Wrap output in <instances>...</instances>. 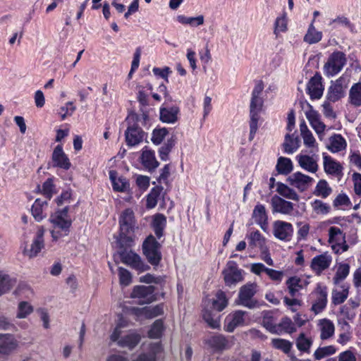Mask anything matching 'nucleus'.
I'll return each mask as SVG.
<instances>
[{"label":"nucleus","mask_w":361,"mask_h":361,"mask_svg":"<svg viewBox=\"0 0 361 361\" xmlns=\"http://www.w3.org/2000/svg\"><path fill=\"white\" fill-rule=\"evenodd\" d=\"M118 222L119 234L116 237V243L119 248L118 253L122 262L140 271L148 270L149 266L146 264L138 255L132 250H128L134 245L135 231L137 228L133 210L130 209H125L121 213Z\"/></svg>","instance_id":"f257e3e1"},{"label":"nucleus","mask_w":361,"mask_h":361,"mask_svg":"<svg viewBox=\"0 0 361 361\" xmlns=\"http://www.w3.org/2000/svg\"><path fill=\"white\" fill-rule=\"evenodd\" d=\"M149 120L146 113L139 115L135 113H130L126 118L128 126L125 131V140L128 147H134L141 143L146 137V133L139 126L138 123L141 122L145 125Z\"/></svg>","instance_id":"f03ea898"},{"label":"nucleus","mask_w":361,"mask_h":361,"mask_svg":"<svg viewBox=\"0 0 361 361\" xmlns=\"http://www.w3.org/2000/svg\"><path fill=\"white\" fill-rule=\"evenodd\" d=\"M68 207L66 206L62 209L56 210L50 216L49 221L53 225V230L51 231V234L55 240L63 236H66L69 233L72 221L68 217Z\"/></svg>","instance_id":"7ed1b4c3"},{"label":"nucleus","mask_w":361,"mask_h":361,"mask_svg":"<svg viewBox=\"0 0 361 361\" xmlns=\"http://www.w3.org/2000/svg\"><path fill=\"white\" fill-rule=\"evenodd\" d=\"M228 305V301L224 292L219 290L216 293V299L212 302V310L204 309L202 310V318L208 326L212 329H219L220 327V316L217 312L222 311Z\"/></svg>","instance_id":"20e7f679"},{"label":"nucleus","mask_w":361,"mask_h":361,"mask_svg":"<svg viewBox=\"0 0 361 361\" xmlns=\"http://www.w3.org/2000/svg\"><path fill=\"white\" fill-rule=\"evenodd\" d=\"M257 292L256 283H247L240 287L236 302L238 305L252 310L259 306V302L254 298Z\"/></svg>","instance_id":"39448f33"},{"label":"nucleus","mask_w":361,"mask_h":361,"mask_svg":"<svg viewBox=\"0 0 361 361\" xmlns=\"http://www.w3.org/2000/svg\"><path fill=\"white\" fill-rule=\"evenodd\" d=\"M160 248L161 244L152 235H149L142 243L143 254L152 266H157L161 260Z\"/></svg>","instance_id":"423d86ee"},{"label":"nucleus","mask_w":361,"mask_h":361,"mask_svg":"<svg viewBox=\"0 0 361 361\" xmlns=\"http://www.w3.org/2000/svg\"><path fill=\"white\" fill-rule=\"evenodd\" d=\"M347 63L345 54L341 51L331 53L324 66V71L326 76L331 77L338 74Z\"/></svg>","instance_id":"0eeeda50"},{"label":"nucleus","mask_w":361,"mask_h":361,"mask_svg":"<svg viewBox=\"0 0 361 361\" xmlns=\"http://www.w3.org/2000/svg\"><path fill=\"white\" fill-rule=\"evenodd\" d=\"M123 326L118 324L114 329L113 333L111 335V339L112 341H118V344L121 347L128 348L129 349L134 348L140 341L141 337L140 334L137 333L128 334L118 340L121 334V328Z\"/></svg>","instance_id":"6e6552de"},{"label":"nucleus","mask_w":361,"mask_h":361,"mask_svg":"<svg viewBox=\"0 0 361 361\" xmlns=\"http://www.w3.org/2000/svg\"><path fill=\"white\" fill-rule=\"evenodd\" d=\"M243 271L238 268V265L234 261H229L227 263V269L224 270L225 283L228 286H235L237 283L243 280Z\"/></svg>","instance_id":"1a4fd4ad"},{"label":"nucleus","mask_w":361,"mask_h":361,"mask_svg":"<svg viewBox=\"0 0 361 361\" xmlns=\"http://www.w3.org/2000/svg\"><path fill=\"white\" fill-rule=\"evenodd\" d=\"M155 288L152 286H136L131 293V298L139 299V303L149 304L155 300Z\"/></svg>","instance_id":"9d476101"},{"label":"nucleus","mask_w":361,"mask_h":361,"mask_svg":"<svg viewBox=\"0 0 361 361\" xmlns=\"http://www.w3.org/2000/svg\"><path fill=\"white\" fill-rule=\"evenodd\" d=\"M18 347V341L11 334L0 333V358L10 355Z\"/></svg>","instance_id":"9b49d317"},{"label":"nucleus","mask_w":361,"mask_h":361,"mask_svg":"<svg viewBox=\"0 0 361 361\" xmlns=\"http://www.w3.org/2000/svg\"><path fill=\"white\" fill-rule=\"evenodd\" d=\"M273 233L275 238L281 240L290 241L293 233V225L290 223L277 220L273 224Z\"/></svg>","instance_id":"f8f14e48"},{"label":"nucleus","mask_w":361,"mask_h":361,"mask_svg":"<svg viewBox=\"0 0 361 361\" xmlns=\"http://www.w3.org/2000/svg\"><path fill=\"white\" fill-rule=\"evenodd\" d=\"M313 178L301 172H295L287 178V182L300 192L305 191L312 184Z\"/></svg>","instance_id":"ddd939ff"},{"label":"nucleus","mask_w":361,"mask_h":361,"mask_svg":"<svg viewBox=\"0 0 361 361\" xmlns=\"http://www.w3.org/2000/svg\"><path fill=\"white\" fill-rule=\"evenodd\" d=\"M322 76L316 73L307 85V93L312 99H318L322 97L324 92V87L322 82Z\"/></svg>","instance_id":"4468645a"},{"label":"nucleus","mask_w":361,"mask_h":361,"mask_svg":"<svg viewBox=\"0 0 361 361\" xmlns=\"http://www.w3.org/2000/svg\"><path fill=\"white\" fill-rule=\"evenodd\" d=\"M323 159L324 170L326 174L334 176L343 175V167L340 162L326 154H323Z\"/></svg>","instance_id":"2eb2a0df"},{"label":"nucleus","mask_w":361,"mask_h":361,"mask_svg":"<svg viewBox=\"0 0 361 361\" xmlns=\"http://www.w3.org/2000/svg\"><path fill=\"white\" fill-rule=\"evenodd\" d=\"M206 343L212 348L214 352H223L231 347L229 340L222 334H216L211 336L206 341Z\"/></svg>","instance_id":"dca6fc26"},{"label":"nucleus","mask_w":361,"mask_h":361,"mask_svg":"<svg viewBox=\"0 0 361 361\" xmlns=\"http://www.w3.org/2000/svg\"><path fill=\"white\" fill-rule=\"evenodd\" d=\"M271 206L274 213L289 215L293 211V204L291 202L286 201L277 195H274L271 198Z\"/></svg>","instance_id":"f3484780"},{"label":"nucleus","mask_w":361,"mask_h":361,"mask_svg":"<svg viewBox=\"0 0 361 361\" xmlns=\"http://www.w3.org/2000/svg\"><path fill=\"white\" fill-rule=\"evenodd\" d=\"M52 161L54 163V166L68 170L71 167V162L69 159L64 153L61 145H57L52 153Z\"/></svg>","instance_id":"a211bd4d"},{"label":"nucleus","mask_w":361,"mask_h":361,"mask_svg":"<svg viewBox=\"0 0 361 361\" xmlns=\"http://www.w3.org/2000/svg\"><path fill=\"white\" fill-rule=\"evenodd\" d=\"M245 314V312L243 310H237L233 314L227 316L225 319L224 330L233 332L238 326L243 324Z\"/></svg>","instance_id":"6ab92c4d"},{"label":"nucleus","mask_w":361,"mask_h":361,"mask_svg":"<svg viewBox=\"0 0 361 361\" xmlns=\"http://www.w3.org/2000/svg\"><path fill=\"white\" fill-rule=\"evenodd\" d=\"M318 294L315 302L312 304L311 310L317 314L322 312L326 307L327 304V290L326 287L318 285L316 289Z\"/></svg>","instance_id":"aec40b11"},{"label":"nucleus","mask_w":361,"mask_h":361,"mask_svg":"<svg viewBox=\"0 0 361 361\" xmlns=\"http://www.w3.org/2000/svg\"><path fill=\"white\" fill-rule=\"evenodd\" d=\"M248 240V246L251 249L259 247L261 250L262 253L267 252V247H266V238L260 233L257 230L250 232L247 235Z\"/></svg>","instance_id":"412c9836"},{"label":"nucleus","mask_w":361,"mask_h":361,"mask_svg":"<svg viewBox=\"0 0 361 361\" xmlns=\"http://www.w3.org/2000/svg\"><path fill=\"white\" fill-rule=\"evenodd\" d=\"M345 95L342 84V78L336 80L329 87L326 95V98L329 102H336Z\"/></svg>","instance_id":"4be33fe9"},{"label":"nucleus","mask_w":361,"mask_h":361,"mask_svg":"<svg viewBox=\"0 0 361 361\" xmlns=\"http://www.w3.org/2000/svg\"><path fill=\"white\" fill-rule=\"evenodd\" d=\"M44 232L43 231H38L35 238L33 240L30 249L24 250V255H27L30 258L35 257L44 247Z\"/></svg>","instance_id":"5701e85b"},{"label":"nucleus","mask_w":361,"mask_h":361,"mask_svg":"<svg viewBox=\"0 0 361 361\" xmlns=\"http://www.w3.org/2000/svg\"><path fill=\"white\" fill-rule=\"evenodd\" d=\"M331 262V257L326 254H322L314 257L311 262L312 270L319 274L322 271L326 269Z\"/></svg>","instance_id":"b1692460"},{"label":"nucleus","mask_w":361,"mask_h":361,"mask_svg":"<svg viewBox=\"0 0 361 361\" xmlns=\"http://www.w3.org/2000/svg\"><path fill=\"white\" fill-rule=\"evenodd\" d=\"M141 161L142 165L149 171L154 170L159 165L155 157L154 152L147 147H145L142 149Z\"/></svg>","instance_id":"393cba45"},{"label":"nucleus","mask_w":361,"mask_h":361,"mask_svg":"<svg viewBox=\"0 0 361 361\" xmlns=\"http://www.w3.org/2000/svg\"><path fill=\"white\" fill-rule=\"evenodd\" d=\"M132 310L136 316H145L146 318H154L164 313L163 307L160 305L154 307H144L142 308L133 307Z\"/></svg>","instance_id":"a878e982"},{"label":"nucleus","mask_w":361,"mask_h":361,"mask_svg":"<svg viewBox=\"0 0 361 361\" xmlns=\"http://www.w3.org/2000/svg\"><path fill=\"white\" fill-rule=\"evenodd\" d=\"M109 178L115 191L126 192L130 188V183L128 180L122 176L117 178V172L115 171H109Z\"/></svg>","instance_id":"bb28decb"},{"label":"nucleus","mask_w":361,"mask_h":361,"mask_svg":"<svg viewBox=\"0 0 361 361\" xmlns=\"http://www.w3.org/2000/svg\"><path fill=\"white\" fill-rule=\"evenodd\" d=\"M179 108L176 106L161 107L160 109V119L164 123H173L178 120Z\"/></svg>","instance_id":"cd10ccee"},{"label":"nucleus","mask_w":361,"mask_h":361,"mask_svg":"<svg viewBox=\"0 0 361 361\" xmlns=\"http://www.w3.org/2000/svg\"><path fill=\"white\" fill-rule=\"evenodd\" d=\"M345 140L340 134H334L329 137L327 149L332 153L339 152L346 148Z\"/></svg>","instance_id":"c85d7f7f"},{"label":"nucleus","mask_w":361,"mask_h":361,"mask_svg":"<svg viewBox=\"0 0 361 361\" xmlns=\"http://www.w3.org/2000/svg\"><path fill=\"white\" fill-rule=\"evenodd\" d=\"M299 166L310 173H315L317 171L319 166L313 157L309 155L297 156Z\"/></svg>","instance_id":"c756f323"},{"label":"nucleus","mask_w":361,"mask_h":361,"mask_svg":"<svg viewBox=\"0 0 361 361\" xmlns=\"http://www.w3.org/2000/svg\"><path fill=\"white\" fill-rule=\"evenodd\" d=\"M48 202L47 200H42L37 199L31 209L32 215L34 219L39 222L46 217V214H44V208L47 207Z\"/></svg>","instance_id":"7c9ffc66"},{"label":"nucleus","mask_w":361,"mask_h":361,"mask_svg":"<svg viewBox=\"0 0 361 361\" xmlns=\"http://www.w3.org/2000/svg\"><path fill=\"white\" fill-rule=\"evenodd\" d=\"M319 324L320 326V338L322 340H326L334 335L335 326L331 320L328 319H320Z\"/></svg>","instance_id":"2f4dec72"},{"label":"nucleus","mask_w":361,"mask_h":361,"mask_svg":"<svg viewBox=\"0 0 361 361\" xmlns=\"http://www.w3.org/2000/svg\"><path fill=\"white\" fill-rule=\"evenodd\" d=\"M166 225V217L162 214H157L154 216L152 222L153 230L157 238L164 235V229Z\"/></svg>","instance_id":"473e14b6"},{"label":"nucleus","mask_w":361,"mask_h":361,"mask_svg":"<svg viewBox=\"0 0 361 361\" xmlns=\"http://www.w3.org/2000/svg\"><path fill=\"white\" fill-rule=\"evenodd\" d=\"M332 191L333 190L328 182L324 179H321L317 183L313 194L315 196L325 199L332 193Z\"/></svg>","instance_id":"72a5a7b5"},{"label":"nucleus","mask_w":361,"mask_h":361,"mask_svg":"<svg viewBox=\"0 0 361 361\" xmlns=\"http://www.w3.org/2000/svg\"><path fill=\"white\" fill-rule=\"evenodd\" d=\"M276 185V192L282 197L295 201L299 200V195L293 188L281 182H278Z\"/></svg>","instance_id":"f704fd0d"},{"label":"nucleus","mask_w":361,"mask_h":361,"mask_svg":"<svg viewBox=\"0 0 361 361\" xmlns=\"http://www.w3.org/2000/svg\"><path fill=\"white\" fill-rule=\"evenodd\" d=\"M314 19L312 20L310 25L307 32L304 37V41L310 44L319 42L322 37V32L316 30L314 26Z\"/></svg>","instance_id":"c9c22d12"},{"label":"nucleus","mask_w":361,"mask_h":361,"mask_svg":"<svg viewBox=\"0 0 361 361\" xmlns=\"http://www.w3.org/2000/svg\"><path fill=\"white\" fill-rule=\"evenodd\" d=\"M164 325L162 319H157L152 324L150 329L148 331V336L152 339L160 338L164 331Z\"/></svg>","instance_id":"e433bc0d"},{"label":"nucleus","mask_w":361,"mask_h":361,"mask_svg":"<svg viewBox=\"0 0 361 361\" xmlns=\"http://www.w3.org/2000/svg\"><path fill=\"white\" fill-rule=\"evenodd\" d=\"M276 169L279 173L287 175L293 170V163L289 158L281 157L278 159Z\"/></svg>","instance_id":"4c0bfd02"},{"label":"nucleus","mask_w":361,"mask_h":361,"mask_svg":"<svg viewBox=\"0 0 361 361\" xmlns=\"http://www.w3.org/2000/svg\"><path fill=\"white\" fill-rule=\"evenodd\" d=\"M300 140L298 137H293L289 134L285 136V141L283 144L285 152L293 154L299 147Z\"/></svg>","instance_id":"58836bf2"},{"label":"nucleus","mask_w":361,"mask_h":361,"mask_svg":"<svg viewBox=\"0 0 361 361\" xmlns=\"http://www.w3.org/2000/svg\"><path fill=\"white\" fill-rule=\"evenodd\" d=\"M163 189L162 186L157 185L151 190L147 197V208L152 209L157 205Z\"/></svg>","instance_id":"ea45409f"},{"label":"nucleus","mask_w":361,"mask_h":361,"mask_svg":"<svg viewBox=\"0 0 361 361\" xmlns=\"http://www.w3.org/2000/svg\"><path fill=\"white\" fill-rule=\"evenodd\" d=\"M279 326L278 331L279 333H276V334H281L283 332L291 334L296 331V328L293 323L292 320L288 317H284L281 319L279 324H277Z\"/></svg>","instance_id":"a19ab883"},{"label":"nucleus","mask_w":361,"mask_h":361,"mask_svg":"<svg viewBox=\"0 0 361 361\" xmlns=\"http://www.w3.org/2000/svg\"><path fill=\"white\" fill-rule=\"evenodd\" d=\"M176 144V138L172 136L167 139L166 142L159 149V157L162 161H166L169 159V154Z\"/></svg>","instance_id":"79ce46f5"},{"label":"nucleus","mask_w":361,"mask_h":361,"mask_svg":"<svg viewBox=\"0 0 361 361\" xmlns=\"http://www.w3.org/2000/svg\"><path fill=\"white\" fill-rule=\"evenodd\" d=\"M262 324L264 327L266 328L270 333L276 334L279 333V326L274 323V317L271 315V313L269 312H264L263 313L262 322Z\"/></svg>","instance_id":"37998d69"},{"label":"nucleus","mask_w":361,"mask_h":361,"mask_svg":"<svg viewBox=\"0 0 361 361\" xmlns=\"http://www.w3.org/2000/svg\"><path fill=\"white\" fill-rule=\"evenodd\" d=\"M350 103L355 106H361V83H356L350 90Z\"/></svg>","instance_id":"c03bdc74"},{"label":"nucleus","mask_w":361,"mask_h":361,"mask_svg":"<svg viewBox=\"0 0 361 361\" xmlns=\"http://www.w3.org/2000/svg\"><path fill=\"white\" fill-rule=\"evenodd\" d=\"M350 271V266L348 264H341L338 266L336 274L333 279L334 283L338 284L341 281L344 280Z\"/></svg>","instance_id":"a18cd8bd"},{"label":"nucleus","mask_w":361,"mask_h":361,"mask_svg":"<svg viewBox=\"0 0 361 361\" xmlns=\"http://www.w3.org/2000/svg\"><path fill=\"white\" fill-rule=\"evenodd\" d=\"M167 134L168 130L166 128H156L152 131L151 141L154 145H159Z\"/></svg>","instance_id":"49530a36"},{"label":"nucleus","mask_w":361,"mask_h":361,"mask_svg":"<svg viewBox=\"0 0 361 361\" xmlns=\"http://www.w3.org/2000/svg\"><path fill=\"white\" fill-rule=\"evenodd\" d=\"M336 351V349L334 345L324 346L317 348L314 353V356L315 360H320L326 356L334 354Z\"/></svg>","instance_id":"de8ad7c7"},{"label":"nucleus","mask_w":361,"mask_h":361,"mask_svg":"<svg viewBox=\"0 0 361 361\" xmlns=\"http://www.w3.org/2000/svg\"><path fill=\"white\" fill-rule=\"evenodd\" d=\"M271 343L275 348L281 350L286 354L290 353L292 348V343L286 339L274 338Z\"/></svg>","instance_id":"09e8293b"},{"label":"nucleus","mask_w":361,"mask_h":361,"mask_svg":"<svg viewBox=\"0 0 361 361\" xmlns=\"http://www.w3.org/2000/svg\"><path fill=\"white\" fill-rule=\"evenodd\" d=\"M252 218L255 219L256 223L259 221H268V216L266 212L265 207L263 204H257L252 212Z\"/></svg>","instance_id":"8fccbe9b"},{"label":"nucleus","mask_w":361,"mask_h":361,"mask_svg":"<svg viewBox=\"0 0 361 361\" xmlns=\"http://www.w3.org/2000/svg\"><path fill=\"white\" fill-rule=\"evenodd\" d=\"M13 286L12 280L8 274L0 272V295L6 293Z\"/></svg>","instance_id":"3c124183"},{"label":"nucleus","mask_w":361,"mask_h":361,"mask_svg":"<svg viewBox=\"0 0 361 361\" xmlns=\"http://www.w3.org/2000/svg\"><path fill=\"white\" fill-rule=\"evenodd\" d=\"M312 207L314 212L318 214H327L331 210V207L320 200H315L312 202Z\"/></svg>","instance_id":"603ef678"},{"label":"nucleus","mask_w":361,"mask_h":361,"mask_svg":"<svg viewBox=\"0 0 361 361\" xmlns=\"http://www.w3.org/2000/svg\"><path fill=\"white\" fill-rule=\"evenodd\" d=\"M33 312V307L27 302L23 301L18 304L17 318H26Z\"/></svg>","instance_id":"864d4df0"},{"label":"nucleus","mask_w":361,"mask_h":361,"mask_svg":"<svg viewBox=\"0 0 361 361\" xmlns=\"http://www.w3.org/2000/svg\"><path fill=\"white\" fill-rule=\"evenodd\" d=\"M312 345V341L305 337L303 333L300 334L296 341V345L299 350L307 352Z\"/></svg>","instance_id":"5fc2aeb1"},{"label":"nucleus","mask_w":361,"mask_h":361,"mask_svg":"<svg viewBox=\"0 0 361 361\" xmlns=\"http://www.w3.org/2000/svg\"><path fill=\"white\" fill-rule=\"evenodd\" d=\"M348 290L347 289L338 291L334 290L332 291V302L334 305H340L343 303L348 298Z\"/></svg>","instance_id":"6e6d98bb"},{"label":"nucleus","mask_w":361,"mask_h":361,"mask_svg":"<svg viewBox=\"0 0 361 361\" xmlns=\"http://www.w3.org/2000/svg\"><path fill=\"white\" fill-rule=\"evenodd\" d=\"M263 105V100L259 96H252L250 102V114H257L260 112Z\"/></svg>","instance_id":"4d7b16f0"},{"label":"nucleus","mask_w":361,"mask_h":361,"mask_svg":"<svg viewBox=\"0 0 361 361\" xmlns=\"http://www.w3.org/2000/svg\"><path fill=\"white\" fill-rule=\"evenodd\" d=\"M259 116L257 114H250V136L249 140H252L258 128V121Z\"/></svg>","instance_id":"13d9d810"},{"label":"nucleus","mask_w":361,"mask_h":361,"mask_svg":"<svg viewBox=\"0 0 361 361\" xmlns=\"http://www.w3.org/2000/svg\"><path fill=\"white\" fill-rule=\"evenodd\" d=\"M54 185L52 178H48L42 185V194L48 199L51 200L53 195Z\"/></svg>","instance_id":"bf43d9fd"},{"label":"nucleus","mask_w":361,"mask_h":361,"mask_svg":"<svg viewBox=\"0 0 361 361\" xmlns=\"http://www.w3.org/2000/svg\"><path fill=\"white\" fill-rule=\"evenodd\" d=\"M118 275L121 285L128 286L132 281L131 274L128 270L123 267L118 268Z\"/></svg>","instance_id":"052dcab7"},{"label":"nucleus","mask_w":361,"mask_h":361,"mask_svg":"<svg viewBox=\"0 0 361 361\" xmlns=\"http://www.w3.org/2000/svg\"><path fill=\"white\" fill-rule=\"evenodd\" d=\"M287 29V20L286 14H283L281 17H278L276 19L274 23V32H284Z\"/></svg>","instance_id":"680f3d73"},{"label":"nucleus","mask_w":361,"mask_h":361,"mask_svg":"<svg viewBox=\"0 0 361 361\" xmlns=\"http://www.w3.org/2000/svg\"><path fill=\"white\" fill-rule=\"evenodd\" d=\"M76 107L73 105V102H68L65 106H61L59 114H61L62 120H64L67 116L72 115Z\"/></svg>","instance_id":"e2e57ef3"},{"label":"nucleus","mask_w":361,"mask_h":361,"mask_svg":"<svg viewBox=\"0 0 361 361\" xmlns=\"http://www.w3.org/2000/svg\"><path fill=\"white\" fill-rule=\"evenodd\" d=\"M341 24L346 27H348L351 32H353L354 25L350 23V21L345 16H338L336 18L332 20L329 25L333 24Z\"/></svg>","instance_id":"0e129e2a"},{"label":"nucleus","mask_w":361,"mask_h":361,"mask_svg":"<svg viewBox=\"0 0 361 361\" xmlns=\"http://www.w3.org/2000/svg\"><path fill=\"white\" fill-rule=\"evenodd\" d=\"M300 280L296 277L289 278L286 282L289 290V293L291 296H295L298 291V287H299Z\"/></svg>","instance_id":"69168bd1"},{"label":"nucleus","mask_w":361,"mask_h":361,"mask_svg":"<svg viewBox=\"0 0 361 361\" xmlns=\"http://www.w3.org/2000/svg\"><path fill=\"white\" fill-rule=\"evenodd\" d=\"M333 204L335 207L341 205L348 206L350 204V201L349 197L344 193H341L337 195V197L334 199Z\"/></svg>","instance_id":"338daca9"},{"label":"nucleus","mask_w":361,"mask_h":361,"mask_svg":"<svg viewBox=\"0 0 361 361\" xmlns=\"http://www.w3.org/2000/svg\"><path fill=\"white\" fill-rule=\"evenodd\" d=\"M354 182V190L356 195H361V174L354 173L353 175Z\"/></svg>","instance_id":"774afa93"}]
</instances>
